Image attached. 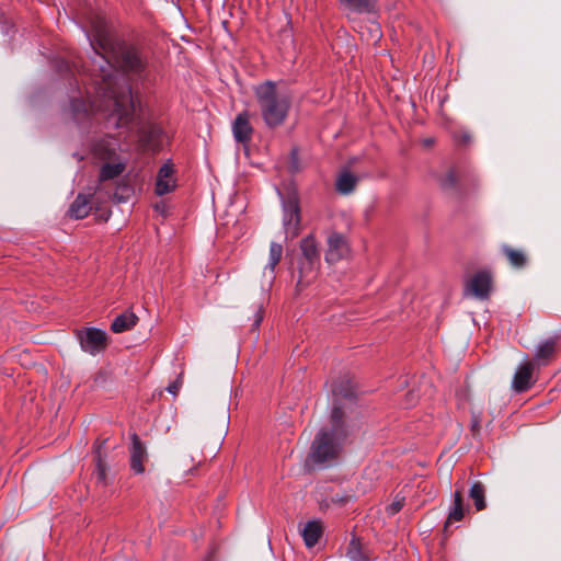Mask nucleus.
<instances>
[{"instance_id":"obj_11","label":"nucleus","mask_w":561,"mask_h":561,"mask_svg":"<svg viewBox=\"0 0 561 561\" xmlns=\"http://www.w3.org/2000/svg\"><path fill=\"white\" fill-rule=\"evenodd\" d=\"M173 173L174 168L170 161L161 165V168L158 171L156 180L154 192L157 195H165L168 193H171L175 188L176 184L173 178Z\"/></svg>"},{"instance_id":"obj_2","label":"nucleus","mask_w":561,"mask_h":561,"mask_svg":"<svg viewBox=\"0 0 561 561\" xmlns=\"http://www.w3.org/2000/svg\"><path fill=\"white\" fill-rule=\"evenodd\" d=\"M96 98L87 102L83 99L73 98L70 110L75 119H80L90 112L107 113V122L114 127L128 125L135 114V99L131 88L127 84L119 85L116 90L113 84L104 83L96 72L91 71Z\"/></svg>"},{"instance_id":"obj_24","label":"nucleus","mask_w":561,"mask_h":561,"mask_svg":"<svg viewBox=\"0 0 561 561\" xmlns=\"http://www.w3.org/2000/svg\"><path fill=\"white\" fill-rule=\"evenodd\" d=\"M469 497L473 501L477 511L486 507L485 488L481 482H474L469 490Z\"/></svg>"},{"instance_id":"obj_34","label":"nucleus","mask_w":561,"mask_h":561,"mask_svg":"<svg viewBox=\"0 0 561 561\" xmlns=\"http://www.w3.org/2000/svg\"><path fill=\"white\" fill-rule=\"evenodd\" d=\"M460 141L462 144H469L471 141V136L468 133H462L460 135Z\"/></svg>"},{"instance_id":"obj_23","label":"nucleus","mask_w":561,"mask_h":561,"mask_svg":"<svg viewBox=\"0 0 561 561\" xmlns=\"http://www.w3.org/2000/svg\"><path fill=\"white\" fill-rule=\"evenodd\" d=\"M466 512V507L463 505V499L460 490H456L454 493V502L450 507L447 522L445 527L451 522H459L463 518Z\"/></svg>"},{"instance_id":"obj_31","label":"nucleus","mask_w":561,"mask_h":561,"mask_svg":"<svg viewBox=\"0 0 561 561\" xmlns=\"http://www.w3.org/2000/svg\"><path fill=\"white\" fill-rule=\"evenodd\" d=\"M96 481L100 483L105 484L106 480V468L103 463L100 454L98 455V462H96V471H95Z\"/></svg>"},{"instance_id":"obj_10","label":"nucleus","mask_w":561,"mask_h":561,"mask_svg":"<svg viewBox=\"0 0 561 561\" xmlns=\"http://www.w3.org/2000/svg\"><path fill=\"white\" fill-rule=\"evenodd\" d=\"M253 127L250 123V114L247 111L239 113L232 122V134L237 142L247 145L251 141Z\"/></svg>"},{"instance_id":"obj_33","label":"nucleus","mask_w":561,"mask_h":561,"mask_svg":"<svg viewBox=\"0 0 561 561\" xmlns=\"http://www.w3.org/2000/svg\"><path fill=\"white\" fill-rule=\"evenodd\" d=\"M154 209L158 213H160L162 216H167L168 215V206H167V204L163 201L157 203L154 205Z\"/></svg>"},{"instance_id":"obj_30","label":"nucleus","mask_w":561,"mask_h":561,"mask_svg":"<svg viewBox=\"0 0 561 561\" xmlns=\"http://www.w3.org/2000/svg\"><path fill=\"white\" fill-rule=\"evenodd\" d=\"M457 176L454 170H449L442 179L440 186L444 190H454L457 186Z\"/></svg>"},{"instance_id":"obj_35","label":"nucleus","mask_w":561,"mask_h":561,"mask_svg":"<svg viewBox=\"0 0 561 561\" xmlns=\"http://www.w3.org/2000/svg\"><path fill=\"white\" fill-rule=\"evenodd\" d=\"M167 390L172 394H176L179 391V386L176 383H172L167 388Z\"/></svg>"},{"instance_id":"obj_18","label":"nucleus","mask_w":561,"mask_h":561,"mask_svg":"<svg viewBox=\"0 0 561 561\" xmlns=\"http://www.w3.org/2000/svg\"><path fill=\"white\" fill-rule=\"evenodd\" d=\"M323 533L322 525L319 520H309L301 530V536L306 547H314Z\"/></svg>"},{"instance_id":"obj_27","label":"nucleus","mask_w":561,"mask_h":561,"mask_svg":"<svg viewBox=\"0 0 561 561\" xmlns=\"http://www.w3.org/2000/svg\"><path fill=\"white\" fill-rule=\"evenodd\" d=\"M346 556L351 561H368V557L363 551L359 540L353 537L348 543Z\"/></svg>"},{"instance_id":"obj_29","label":"nucleus","mask_w":561,"mask_h":561,"mask_svg":"<svg viewBox=\"0 0 561 561\" xmlns=\"http://www.w3.org/2000/svg\"><path fill=\"white\" fill-rule=\"evenodd\" d=\"M405 504V496L401 493L396 494L392 502L386 506L388 516H393L399 513Z\"/></svg>"},{"instance_id":"obj_15","label":"nucleus","mask_w":561,"mask_h":561,"mask_svg":"<svg viewBox=\"0 0 561 561\" xmlns=\"http://www.w3.org/2000/svg\"><path fill=\"white\" fill-rule=\"evenodd\" d=\"M299 250L300 253L298 259L320 264V251L318 242L312 234L301 239Z\"/></svg>"},{"instance_id":"obj_21","label":"nucleus","mask_w":561,"mask_h":561,"mask_svg":"<svg viewBox=\"0 0 561 561\" xmlns=\"http://www.w3.org/2000/svg\"><path fill=\"white\" fill-rule=\"evenodd\" d=\"M557 347V340L554 337L547 339L540 343L535 352V360L539 364L546 365L553 356Z\"/></svg>"},{"instance_id":"obj_6","label":"nucleus","mask_w":561,"mask_h":561,"mask_svg":"<svg viewBox=\"0 0 561 561\" xmlns=\"http://www.w3.org/2000/svg\"><path fill=\"white\" fill-rule=\"evenodd\" d=\"M283 227L286 239H294L300 232V206L296 193H290L282 199Z\"/></svg>"},{"instance_id":"obj_8","label":"nucleus","mask_w":561,"mask_h":561,"mask_svg":"<svg viewBox=\"0 0 561 561\" xmlns=\"http://www.w3.org/2000/svg\"><path fill=\"white\" fill-rule=\"evenodd\" d=\"M327 244L328 249L325 252V261L328 263H335L348 254V242L345 236L341 232H330L327 239Z\"/></svg>"},{"instance_id":"obj_28","label":"nucleus","mask_w":561,"mask_h":561,"mask_svg":"<svg viewBox=\"0 0 561 561\" xmlns=\"http://www.w3.org/2000/svg\"><path fill=\"white\" fill-rule=\"evenodd\" d=\"M332 392L336 397L351 399L355 393V388H354L353 382L350 379H347V380H342L337 383H334L332 386Z\"/></svg>"},{"instance_id":"obj_16","label":"nucleus","mask_w":561,"mask_h":561,"mask_svg":"<svg viewBox=\"0 0 561 561\" xmlns=\"http://www.w3.org/2000/svg\"><path fill=\"white\" fill-rule=\"evenodd\" d=\"M341 7L348 13H375L378 0H337Z\"/></svg>"},{"instance_id":"obj_37","label":"nucleus","mask_w":561,"mask_h":561,"mask_svg":"<svg viewBox=\"0 0 561 561\" xmlns=\"http://www.w3.org/2000/svg\"><path fill=\"white\" fill-rule=\"evenodd\" d=\"M374 27H375V28H374V32L376 33L377 38H379V37H380V33H379V25H378V24H375V25H374Z\"/></svg>"},{"instance_id":"obj_19","label":"nucleus","mask_w":561,"mask_h":561,"mask_svg":"<svg viewBox=\"0 0 561 561\" xmlns=\"http://www.w3.org/2000/svg\"><path fill=\"white\" fill-rule=\"evenodd\" d=\"M138 322V317L133 311H125L114 318L111 330L114 333H123L131 330Z\"/></svg>"},{"instance_id":"obj_13","label":"nucleus","mask_w":561,"mask_h":561,"mask_svg":"<svg viewBox=\"0 0 561 561\" xmlns=\"http://www.w3.org/2000/svg\"><path fill=\"white\" fill-rule=\"evenodd\" d=\"M319 268L320 264L297 257V288L304 289L309 286L317 278Z\"/></svg>"},{"instance_id":"obj_7","label":"nucleus","mask_w":561,"mask_h":561,"mask_svg":"<svg viewBox=\"0 0 561 561\" xmlns=\"http://www.w3.org/2000/svg\"><path fill=\"white\" fill-rule=\"evenodd\" d=\"M81 348L90 354L96 355L103 352L107 345L106 332L98 328H85L77 332Z\"/></svg>"},{"instance_id":"obj_12","label":"nucleus","mask_w":561,"mask_h":561,"mask_svg":"<svg viewBox=\"0 0 561 561\" xmlns=\"http://www.w3.org/2000/svg\"><path fill=\"white\" fill-rule=\"evenodd\" d=\"M533 371L534 364L531 362L523 363L517 367L512 380V388L515 392H525L534 385Z\"/></svg>"},{"instance_id":"obj_22","label":"nucleus","mask_w":561,"mask_h":561,"mask_svg":"<svg viewBox=\"0 0 561 561\" xmlns=\"http://www.w3.org/2000/svg\"><path fill=\"white\" fill-rule=\"evenodd\" d=\"M501 251L506 256L512 267L523 268L527 265V255L522 250L503 244Z\"/></svg>"},{"instance_id":"obj_5","label":"nucleus","mask_w":561,"mask_h":561,"mask_svg":"<svg viewBox=\"0 0 561 561\" xmlns=\"http://www.w3.org/2000/svg\"><path fill=\"white\" fill-rule=\"evenodd\" d=\"M131 125L137 127L138 142L144 151L158 152L160 150L163 130L158 124L142 122L137 114V108L135 107L133 121L124 127L129 128ZM122 127L123 126H119L118 128Z\"/></svg>"},{"instance_id":"obj_9","label":"nucleus","mask_w":561,"mask_h":561,"mask_svg":"<svg viewBox=\"0 0 561 561\" xmlns=\"http://www.w3.org/2000/svg\"><path fill=\"white\" fill-rule=\"evenodd\" d=\"M130 438H131V446L129 448L130 469L136 474H141L145 472L144 462H145V460H147V457H148L147 448L136 433H133Z\"/></svg>"},{"instance_id":"obj_1","label":"nucleus","mask_w":561,"mask_h":561,"mask_svg":"<svg viewBox=\"0 0 561 561\" xmlns=\"http://www.w3.org/2000/svg\"><path fill=\"white\" fill-rule=\"evenodd\" d=\"M84 32L93 50L90 71L96 72L100 80L112 83L116 90L119 85L129 83L115 73L111 58H118L125 72L142 78L147 67L148 57L137 46L122 45L113 34V30L105 16L90 10L84 18Z\"/></svg>"},{"instance_id":"obj_20","label":"nucleus","mask_w":561,"mask_h":561,"mask_svg":"<svg viewBox=\"0 0 561 561\" xmlns=\"http://www.w3.org/2000/svg\"><path fill=\"white\" fill-rule=\"evenodd\" d=\"M358 182V178L350 170L345 169L340 172L335 180V190L343 195L352 193Z\"/></svg>"},{"instance_id":"obj_25","label":"nucleus","mask_w":561,"mask_h":561,"mask_svg":"<svg viewBox=\"0 0 561 561\" xmlns=\"http://www.w3.org/2000/svg\"><path fill=\"white\" fill-rule=\"evenodd\" d=\"M125 170V164L124 163H104L102 167H101V170H100V175H99V180L101 182L103 181H107V180H113L117 176H119Z\"/></svg>"},{"instance_id":"obj_38","label":"nucleus","mask_w":561,"mask_h":561,"mask_svg":"<svg viewBox=\"0 0 561 561\" xmlns=\"http://www.w3.org/2000/svg\"><path fill=\"white\" fill-rule=\"evenodd\" d=\"M410 396L412 397V400H415L416 398L413 396V393L411 392Z\"/></svg>"},{"instance_id":"obj_3","label":"nucleus","mask_w":561,"mask_h":561,"mask_svg":"<svg viewBox=\"0 0 561 561\" xmlns=\"http://www.w3.org/2000/svg\"><path fill=\"white\" fill-rule=\"evenodd\" d=\"M331 428L321 430L312 442L308 460L327 466L336 460L342 446L348 436V428L344 422V412L334 404L330 415Z\"/></svg>"},{"instance_id":"obj_26","label":"nucleus","mask_w":561,"mask_h":561,"mask_svg":"<svg viewBox=\"0 0 561 561\" xmlns=\"http://www.w3.org/2000/svg\"><path fill=\"white\" fill-rule=\"evenodd\" d=\"M283 255V245L277 242H271L270 244V255L268 262L265 266V270H270L271 275L273 276L275 267L280 262Z\"/></svg>"},{"instance_id":"obj_14","label":"nucleus","mask_w":561,"mask_h":561,"mask_svg":"<svg viewBox=\"0 0 561 561\" xmlns=\"http://www.w3.org/2000/svg\"><path fill=\"white\" fill-rule=\"evenodd\" d=\"M491 285V275L485 271L478 272L469 282V288L471 293L480 299H486L489 297Z\"/></svg>"},{"instance_id":"obj_36","label":"nucleus","mask_w":561,"mask_h":561,"mask_svg":"<svg viewBox=\"0 0 561 561\" xmlns=\"http://www.w3.org/2000/svg\"><path fill=\"white\" fill-rule=\"evenodd\" d=\"M64 68H65V70H69V69H70L69 64H68V62H66V61H61L60 69H64Z\"/></svg>"},{"instance_id":"obj_4","label":"nucleus","mask_w":561,"mask_h":561,"mask_svg":"<svg viewBox=\"0 0 561 561\" xmlns=\"http://www.w3.org/2000/svg\"><path fill=\"white\" fill-rule=\"evenodd\" d=\"M253 92L264 124L271 129L282 126L291 107L289 94L280 92L271 80L255 85Z\"/></svg>"},{"instance_id":"obj_17","label":"nucleus","mask_w":561,"mask_h":561,"mask_svg":"<svg viewBox=\"0 0 561 561\" xmlns=\"http://www.w3.org/2000/svg\"><path fill=\"white\" fill-rule=\"evenodd\" d=\"M92 196H93L92 194H90V195L78 194L69 207L68 215L75 219L85 218L92 208L91 207Z\"/></svg>"},{"instance_id":"obj_32","label":"nucleus","mask_w":561,"mask_h":561,"mask_svg":"<svg viewBox=\"0 0 561 561\" xmlns=\"http://www.w3.org/2000/svg\"><path fill=\"white\" fill-rule=\"evenodd\" d=\"M263 320V307L259 305L254 312V319L252 323V329H257Z\"/></svg>"}]
</instances>
